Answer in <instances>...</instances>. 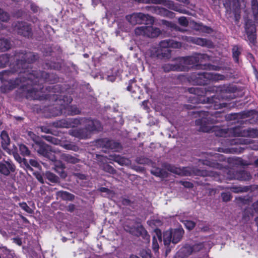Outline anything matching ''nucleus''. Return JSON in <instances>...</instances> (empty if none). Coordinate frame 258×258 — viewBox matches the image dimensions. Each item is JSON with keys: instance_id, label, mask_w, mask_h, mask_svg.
<instances>
[{"instance_id": "nucleus-1", "label": "nucleus", "mask_w": 258, "mask_h": 258, "mask_svg": "<svg viewBox=\"0 0 258 258\" xmlns=\"http://www.w3.org/2000/svg\"><path fill=\"white\" fill-rule=\"evenodd\" d=\"M215 121L213 118L206 117L198 119L196 124L199 126V131L203 132H216V135L219 137L227 138L228 137H258V130L254 128L244 129L241 127H235L232 128L221 129L213 126Z\"/></svg>"}, {"instance_id": "nucleus-2", "label": "nucleus", "mask_w": 258, "mask_h": 258, "mask_svg": "<svg viewBox=\"0 0 258 258\" xmlns=\"http://www.w3.org/2000/svg\"><path fill=\"white\" fill-rule=\"evenodd\" d=\"M78 124H83L85 126L83 129H75L70 131V135L80 139L87 138L90 133L94 131H98L102 128L100 122L96 120H91L86 118L73 119L68 121L62 120L57 122L56 126L60 127H74Z\"/></svg>"}, {"instance_id": "nucleus-3", "label": "nucleus", "mask_w": 258, "mask_h": 258, "mask_svg": "<svg viewBox=\"0 0 258 258\" xmlns=\"http://www.w3.org/2000/svg\"><path fill=\"white\" fill-rule=\"evenodd\" d=\"M126 20L132 25L140 24H153L154 19L153 17L142 13H133L126 17Z\"/></svg>"}, {"instance_id": "nucleus-4", "label": "nucleus", "mask_w": 258, "mask_h": 258, "mask_svg": "<svg viewBox=\"0 0 258 258\" xmlns=\"http://www.w3.org/2000/svg\"><path fill=\"white\" fill-rule=\"evenodd\" d=\"M48 74L43 72L41 73H30L23 76L22 81L23 83L26 82V84H24L23 86L25 85H36L37 83H42L43 82L46 80Z\"/></svg>"}, {"instance_id": "nucleus-5", "label": "nucleus", "mask_w": 258, "mask_h": 258, "mask_svg": "<svg viewBox=\"0 0 258 258\" xmlns=\"http://www.w3.org/2000/svg\"><path fill=\"white\" fill-rule=\"evenodd\" d=\"M183 233V230L179 228L165 231L163 234L164 244L167 245L171 242L174 244L178 243L181 239Z\"/></svg>"}, {"instance_id": "nucleus-6", "label": "nucleus", "mask_w": 258, "mask_h": 258, "mask_svg": "<svg viewBox=\"0 0 258 258\" xmlns=\"http://www.w3.org/2000/svg\"><path fill=\"white\" fill-rule=\"evenodd\" d=\"M135 33L137 35H143L154 38L158 36L161 31L159 28L156 27L142 26L137 27L135 29Z\"/></svg>"}, {"instance_id": "nucleus-7", "label": "nucleus", "mask_w": 258, "mask_h": 258, "mask_svg": "<svg viewBox=\"0 0 258 258\" xmlns=\"http://www.w3.org/2000/svg\"><path fill=\"white\" fill-rule=\"evenodd\" d=\"M146 3L155 4H162L169 9L178 12L182 14H186L185 10L183 9L179 5L175 4L173 1L170 0H141Z\"/></svg>"}, {"instance_id": "nucleus-8", "label": "nucleus", "mask_w": 258, "mask_h": 258, "mask_svg": "<svg viewBox=\"0 0 258 258\" xmlns=\"http://www.w3.org/2000/svg\"><path fill=\"white\" fill-rule=\"evenodd\" d=\"M166 168L169 171L181 176H188L195 173V171L189 167L179 168L171 165L166 166Z\"/></svg>"}, {"instance_id": "nucleus-9", "label": "nucleus", "mask_w": 258, "mask_h": 258, "mask_svg": "<svg viewBox=\"0 0 258 258\" xmlns=\"http://www.w3.org/2000/svg\"><path fill=\"white\" fill-rule=\"evenodd\" d=\"M223 76L218 74H214L208 73H203L198 74V76L196 77V82L200 85H205L207 84V80L215 79L222 80Z\"/></svg>"}, {"instance_id": "nucleus-10", "label": "nucleus", "mask_w": 258, "mask_h": 258, "mask_svg": "<svg viewBox=\"0 0 258 258\" xmlns=\"http://www.w3.org/2000/svg\"><path fill=\"white\" fill-rule=\"evenodd\" d=\"M14 30L18 34L25 37H29L32 34L30 26L24 22H18L15 26Z\"/></svg>"}, {"instance_id": "nucleus-11", "label": "nucleus", "mask_w": 258, "mask_h": 258, "mask_svg": "<svg viewBox=\"0 0 258 258\" xmlns=\"http://www.w3.org/2000/svg\"><path fill=\"white\" fill-rule=\"evenodd\" d=\"M15 170V166L13 162L10 160H3L0 162V173L5 175H9L11 172Z\"/></svg>"}, {"instance_id": "nucleus-12", "label": "nucleus", "mask_w": 258, "mask_h": 258, "mask_svg": "<svg viewBox=\"0 0 258 258\" xmlns=\"http://www.w3.org/2000/svg\"><path fill=\"white\" fill-rule=\"evenodd\" d=\"M162 233L159 229H155L153 235L152 247L154 250L156 252L159 249V243L161 242Z\"/></svg>"}, {"instance_id": "nucleus-13", "label": "nucleus", "mask_w": 258, "mask_h": 258, "mask_svg": "<svg viewBox=\"0 0 258 258\" xmlns=\"http://www.w3.org/2000/svg\"><path fill=\"white\" fill-rule=\"evenodd\" d=\"M181 46V44L180 42L170 39L163 40L159 43V47L162 48L169 47L178 48Z\"/></svg>"}, {"instance_id": "nucleus-14", "label": "nucleus", "mask_w": 258, "mask_h": 258, "mask_svg": "<svg viewBox=\"0 0 258 258\" xmlns=\"http://www.w3.org/2000/svg\"><path fill=\"white\" fill-rule=\"evenodd\" d=\"M125 229L132 234L136 235H142L143 237L146 240H149L150 236L147 234L146 230L141 226H138L137 229V231L135 230V228H131L130 229H127L126 227H125Z\"/></svg>"}, {"instance_id": "nucleus-15", "label": "nucleus", "mask_w": 258, "mask_h": 258, "mask_svg": "<svg viewBox=\"0 0 258 258\" xmlns=\"http://www.w3.org/2000/svg\"><path fill=\"white\" fill-rule=\"evenodd\" d=\"M33 146H34V149L37 151L38 153L44 157L47 155V153L51 150L49 146L43 144L42 142H40V144Z\"/></svg>"}, {"instance_id": "nucleus-16", "label": "nucleus", "mask_w": 258, "mask_h": 258, "mask_svg": "<svg viewBox=\"0 0 258 258\" xmlns=\"http://www.w3.org/2000/svg\"><path fill=\"white\" fill-rule=\"evenodd\" d=\"M24 56L25 57H24L23 59L19 60L18 62V65H20V64H23L24 61H25V62L24 63V67H22V68L26 67V62L30 63L33 61L36 60L37 58V56L35 55L33 53L31 52L26 53V54H25Z\"/></svg>"}, {"instance_id": "nucleus-17", "label": "nucleus", "mask_w": 258, "mask_h": 258, "mask_svg": "<svg viewBox=\"0 0 258 258\" xmlns=\"http://www.w3.org/2000/svg\"><path fill=\"white\" fill-rule=\"evenodd\" d=\"M2 139V146L3 148L8 153H10L9 150L8 148V146L10 144V139L7 133L5 131H3L1 135Z\"/></svg>"}, {"instance_id": "nucleus-18", "label": "nucleus", "mask_w": 258, "mask_h": 258, "mask_svg": "<svg viewBox=\"0 0 258 258\" xmlns=\"http://www.w3.org/2000/svg\"><path fill=\"white\" fill-rule=\"evenodd\" d=\"M151 11L158 15H160L163 16H170L173 15L172 12H169L165 8H161L158 6H154L151 8Z\"/></svg>"}, {"instance_id": "nucleus-19", "label": "nucleus", "mask_w": 258, "mask_h": 258, "mask_svg": "<svg viewBox=\"0 0 258 258\" xmlns=\"http://www.w3.org/2000/svg\"><path fill=\"white\" fill-rule=\"evenodd\" d=\"M188 61L190 62L191 66L196 65L199 63H202V60L205 58V55L202 54H198L194 56H187Z\"/></svg>"}, {"instance_id": "nucleus-20", "label": "nucleus", "mask_w": 258, "mask_h": 258, "mask_svg": "<svg viewBox=\"0 0 258 258\" xmlns=\"http://www.w3.org/2000/svg\"><path fill=\"white\" fill-rule=\"evenodd\" d=\"M64 165L61 162H56L54 163V169L63 178L67 177V173L64 171Z\"/></svg>"}, {"instance_id": "nucleus-21", "label": "nucleus", "mask_w": 258, "mask_h": 258, "mask_svg": "<svg viewBox=\"0 0 258 258\" xmlns=\"http://www.w3.org/2000/svg\"><path fill=\"white\" fill-rule=\"evenodd\" d=\"M60 158L68 163L72 164L77 163L79 161L77 157L68 154H62L60 155Z\"/></svg>"}, {"instance_id": "nucleus-22", "label": "nucleus", "mask_w": 258, "mask_h": 258, "mask_svg": "<svg viewBox=\"0 0 258 258\" xmlns=\"http://www.w3.org/2000/svg\"><path fill=\"white\" fill-rule=\"evenodd\" d=\"M181 67L177 66L175 62L174 63H167L162 66V69L165 72H169L170 71H178V70H181Z\"/></svg>"}, {"instance_id": "nucleus-23", "label": "nucleus", "mask_w": 258, "mask_h": 258, "mask_svg": "<svg viewBox=\"0 0 258 258\" xmlns=\"http://www.w3.org/2000/svg\"><path fill=\"white\" fill-rule=\"evenodd\" d=\"M111 157L112 158V160L117 162L120 165H126L130 164V161L127 158L116 155H111Z\"/></svg>"}, {"instance_id": "nucleus-24", "label": "nucleus", "mask_w": 258, "mask_h": 258, "mask_svg": "<svg viewBox=\"0 0 258 258\" xmlns=\"http://www.w3.org/2000/svg\"><path fill=\"white\" fill-rule=\"evenodd\" d=\"M234 178L240 180H248L251 178V176L247 172L241 171L237 172Z\"/></svg>"}, {"instance_id": "nucleus-25", "label": "nucleus", "mask_w": 258, "mask_h": 258, "mask_svg": "<svg viewBox=\"0 0 258 258\" xmlns=\"http://www.w3.org/2000/svg\"><path fill=\"white\" fill-rule=\"evenodd\" d=\"M60 146L65 149L73 150L75 152L78 151L79 150V148L78 146L68 142L64 143L61 141Z\"/></svg>"}, {"instance_id": "nucleus-26", "label": "nucleus", "mask_w": 258, "mask_h": 258, "mask_svg": "<svg viewBox=\"0 0 258 258\" xmlns=\"http://www.w3.org/2000/svg\"><path fill=\"white\" fill-rule=\"evenodd\" d=\"M10 48V42L7 39L0 38V51H5Z\"/></svg>"}, {"instance_id": "nucleus-27", "label": "nucleus", "mask_w": 258, "mask_h": 258, "mask_svg": "<svg viewBox=\"0 0 258 258\" xmlns=\"http://www.w3.org/2000/svg\"><path fill=\"white\" fill-rule=\"evenodd\" d=\"M185 39H186L187 41L192 42L195 44H197L199 45L204 46L206 44V41L205 39L200 38H187L185 37Z\"/></svg>"}, {"instance_id": "nucleus-28", "label": "nucleus", "mask_w": 258, "mask_h": 258, "mask_svg": "<svg viewBox=\"0 0 258 258\" xmlns=\"http://www.w3.org/2000/svg\"><path fill=\"white\" fill-rule=\"evenodd\" d=\"M15 159L19 163L23 162L27 169L32 170V168L30 167L29 164L27 162V160L25 158H22L20 156L15 154L14 155Z\"/></svg>"}, {"instance_id": "nucleus-29", "label": "nucleus", "mask_w": 258, "mask_h": 258, "mask_svg": "<svg viewBox=\"0 0 258 258\" xmlns=\"http://www.w3.org/2000/svg\"><path fill=\"white\" fill-rule=\"evenodd\" d=\"M185 57L179 58L175 60V63L177 66L181 67L182 68L181 70H178V71H185Z\"/></svg>"}, {"instance_id": "nucleus-30", "label": "nucleus", "mask_w": 258, "mask_h": 258, "mask_svg": "<svg viewBox=\"0 0 258 258\" xmlns=\"http://www.w3.org/2000/svg\"><path fill=\"white\" fill-rule=\"evenodd\" d=\"M45 176L49 181L52 183H56L58 181V177L49 171L46 172Z\"/></svg>"}, {"instance_id": "nucleus-31", "label": "nucleus", "mask_w": 258, "mask_h": 258, "mask_svg": "<svg viewBox=\"0 0 258 258\" xmlns=\"http://www.w3.org/2000/svg\"><path fill=\"white\" fill-rule=\"evenodd\" d=\"M250 143L251 141L247 139H237L229 141V144L231 145L235 144H248Z\"/></svg>"}, {"instance_id": "nucleus-32", "label": "nucleus", "mask_w": 258, "mask_h": 258, "mask_svg": "<svg viewBox=\"0 0 258 258\" xmlns=\"http://www.w3.org/2000/svg\"><path fill=\"white\" fill-rule=\"evenodd\" d=\"M181 251L185 256H188L194 252V245L191 246L190 245H186L181 249Z\"/></svg>"}, {"instance_id": "nucleus-33", "label": "nucleus", "mask_w": 258, "mask_h": 258, "mask_svg": "<svg viewBox=\"0 0 258 258\" xmlns=\"http://www.w3.org/2000/svg\"><path fill=\"white\" fill-rule=\"evenodd\" d=\"M57 196L64 200H72L73 199V195L67 191H60L57 192Z\"/></svg>"}, {"instance_id": "nucleus-34", "label": "nucleus", "mask_w": 258, "mask_h": 258, "mask_svg": "<svg viewBox=\"0 0 258 258\" xmlns=\"http://www.w3.org/2000/svg\"><path fill=\"white\" fill-rule=\"evenodd\" d=\"M227 189H230L234 193L243 192L247 191V188L246 187L237 186H233L227 188Z\"/></svg>"}, {"instance_id": "nucleus-35", "label": "nucleus", "mask_w": 258, "mask_h": 258, "mask_svg": "<svg viewBox=\"0 0 258 258\" xmlns=\"http://www.w3.org/2000/svg\"><path fill=\"white\" fill-rule=\"evenodd\" d=\"M19 150L21 154L24 156H28L30 154V151L25 145H19Z\"/></svg>"}, {"instance_id": "nucleus-36", "label": "nucleus", "mask_w": 258, "mask_h": 258, "mask_svg": "<svg viewBox=\"0 0 258 258\" xmlns=\"http://www.w3.org/2000/svg\"><path fill=\"white\" fill-rule=\"evenodd\" d=\"M151 172L152 174L158 177H164L165 175V172L160 168L153 169Z\"/></svg>"}, {"instance_id": "nucleus-37", "label": "nucleus", "mask_w": 258, "mask_h": 258, "mask_svg": "<svg viewBox=\"0 0 258 258\" xmlns=\"http://www.w3.org/2000/svg\"><path fill=\"white\" fill-rule=\"evenodd\" d=\"M9 61V58L7 54L0 55V67H5Z\"/></svg>"}, {"instance_id": "nucleus-38", "label": "nucleus", "mask_w": 258, "mask_h": 258, "mask_svg": "<svg viewBox=\"0 0 258 258\" xmlns=\"http://www.w3.org/2000/svg\"><path fill=\"white\" fill-rule=\"evenodd\" d=\"M127 89L129 91H132L133 92H136L137 90H139V88L136 86L135 84V80H131L130 84Z\"/></svg>"}, {"instance_id": "nucleus-39", "label": "nucleus", "mask_w": 258, "mask_h": 258, "mask_svg": "<svg viewBox=\"0 0 258 258\" xmlns=\"http://www.w3.org/2000/svg\"><path fill=\"white\" fill-rule=\"evenodd\" d=\"M28 135L35 143V145L40 144L41 141L38 136H36L35 134L31 132H29Z\"/></svg>"}, {"instance_id": "nucleus-40", "label": "nucleus", "mask_w": 258, "mask_h": 258, "mask_svg": "<svg viewBox=\"0 0 258 258\" xmlns=\"http://www.w3.org/2000/svg\"><path fill=\"white\" fill-rule=\"evenodd\" d=\"M203 164L215 168L220 169L221 168V165L219 163L212 162L209 160L203 161Z\"/></svg>"}, {"instance_id": "nucleus-41", "label": "nucleus", "mask_w": 258, "mask_h": 258, "mask_svg": "<svg viewBox=\"0 0 258 258\" xmlns=\"http://www.w3.org/2000/svg\"><path fill=\"white\" fill-rule=\"evenodd\" d=\"M67 109L68 110V114L72 115L77 114L79 113V110L76 106H68L67 107Z\"/></svg>"}, {"instance_id": "nucleus-42", "label": "nucleus", "mask_w": 258, "mask_h": 258, "mask_svg": "<svg viewBox=\"0 0 258 258\" xmlns=\"http://www.w3.org/2000/svg\"><path fill=\"white\" fill-rule=\"evenodd\" d=\"M222 201L225 202L230 201L232 199L231 194L229 192H224L221 194Z\"/></svg>"}, {"instance_id": "nucleus-43", "label": "nucleus", "mask_w": 258, "mask_h": 258, "mask_svg": "<svg viewBox=\"0 0 258 258\" xmlns=\"http://www.w3.org/2000/svg\"><path fill=\"white\" fill-rule=\"evenodd\" d=\"M182 222L183 223L185 227L189 230L192 229L196 225L195 223L192 221L184 220Z\"/></svg>"}, {"instance_id": "nucleus-44", "label": "nucleus", "mask_w": 258, "mask_h": 258, "mask_svg": "<svg viewBox=\"0 0 258 258\" xmlns=\"http://www.w3.org/2000/svg\"><path fill=\"white\" fill-rule=\"evenodd\" d=\"M46 139L54 145H60L61 141L57 138L51 136H47L45 137Z\"/></svg>"}, {"instance_id": "nucleus-45", "label": "nucleus", "mask_w": 258, "mask_h": 258, "mask_svg": "<svg viewBox=\"0 0 258 258\" xmlns=\"http://www.w3.org/2000/svg\"><path fill=\"white\" fill-rule=\"evenodd\" d=\"M247 34L249 40L250 42H253L256 38L255 32V28L254 27H252V29L250 33H249L247 30H246Z\"/></svg>"}, {"instance_id": "nucleus-46", "label": "nucleus", "mask_w": 258, "mask_h": 258, "mask_svg": "<svg viewBox=\"0 0 258 258\" xmlns=\"http://www.w3.org/2000/svg\"><path fill=\"white\" fill-rule=\"evenodd\" d=\"M207 243H199L194 245V252H198L204 248Z\"/></svg>"}, {"instance_id": "nucleus-47", "label": "nucleus", "mask_w": 258, "mask_h": 258, "mask_svg": "<svg viewBox=\"0 0 258 258\" xmlns=\"http://www.w3.org/2000/svg\"><path fill=\"white\" fill-rule=\"evenodd\" d=\"M232 53L235 61L236 62H238V57L239 55L240 54V51L239 50V48L237 46H235L233 47Z\"/></svg>"}, {"instance_id": "nucleus-48", "label": "nucleus", "mask_w": 258, "mask_h": 258, "mask_svg": "<svg viewBox=\"0 0 258 258\" xmlns=\"http://www.w3.org/2000/svg\"><path fill=\"white\" fill-rule=\"evenodd\" d=\"M103 169L109 173L114 174L115 173V170L108 164H104L103 166Z\"/></svg>"}, {"instance_id": "nucleus-49", "label": "nucleus", "mask_w": 258, "mask_h": 258, "mask_svg": "<svg viewBox=\"0 0 258 258\" xmlns=\"http://www.w3.org/2000/svg\"><path fill=\"white\" fill-rule=\"evenodd\" d=\"M9 19V15L0 9V21L7 22Z\"/></svg>"}, {"instance_id": "nucleus-50", "label": "nucleus", "mask_w": 258, "mask_h": 258, "mask_svg": "<svg viewBox=\"0 0 258 258\" xmlns=\"http://www.w3.org/2000/svg\"><path fill=\"white\" fill-rule=\"evenodd\" d=\"M251 8L253 14L258 13V3L256 0H251Z\"/></svg>"}, {"instance_id": "nucleus-51", "label": "nucleus", "mask_w": 258, "mask_h": 258, "mask_svg": "<svg viewBox=\"0 0 258 258\" xmlns=\"http://www.w3.org/2000/svg\"><path fill=\"white\" fill-rule=\"evenodd\" d=\"M20 207L28 213H32L33 210L27 205L26 203H20Z\"/></svg>"}, {"instance_id": "nucleus-52", "label": "nucleus", "mask_w": 258, "mask_h": 258, "mask_svg": "<svg viewBox=\"0 0 258 258\" xmlns=\"http://www.w3.org/2000/svg\"><path fill=\"white\" fill-rule=\"evenodd\" d=\"M162 23H163V24H164V25H165L166 26H167L168 27H170V28L174 29L175 30H179L178 29V26H177L175 24H174L171 22L166 21H163Z\"/></svg>"}, {"instance_id": "nucleus-53", "label": "nucleus", "mask_w": 258, "mask_h": 258, "mask_svg": "<svg viewBox=\"0 0 258 258\" xmlns=\"http://www.w3.org/2000/svg\"><path fill=\"white\" fill-rule=\"evenodd\" d=\"M47 155L45 157L48 158L50 160L54 162L55 163L56 162H59V161L56 160V158L55 156L53 154L52 152L51 151V149L47 153Z\"/></svg>"}, {"instance_id": "nucleus-54", "label": "nucleus", "mask_w": 258, "mask_h": 258, "mask_svg": "<svg viewBox=\"0 0 258 258\" xmlns=\"http://www.w3.org/2000/svg\"><path fill=\"white\" fill-rule=\"evenodd\" d=\"M178 22L181 26L184 27L187 26L188 24L187 20L184 17H180L178 19Z\"/></svg>"}, {"instance_id": "nucleus-55", "label": "nucleus", "mask_w": 258, "mask_h": 258, "mask_svg": "<svg viewBox=\"0 0 258 258\" xmlns=\"http://www.w3.org/2000/svg\"><path fill=\"white\" fill-rule=\"evenodd\" d=\"M253 217V215L251 213L249 212L248 210L245 211L244 214L243 215V219L245 221H248L249 219Z\"/></svg>"}, {"instance_id": "nucleus-56", "label": "nucleus", "mask_w": 258, "mask_h": 258, "mask_svg": "<svg viewBox=\"0 0 258 258\" xmlns=\"http://www.w3.org/2000/svg\"><path fill=\"white\" fill-rule=\"evenodd\" d=\"M179 183L187 188H191L193 186L192 183L188 181H180Z\"/></svg>"}, {"instance_id": "nucleus-57", "label": "nucleus", "mask_w": 258, "mask_h": 258, "mask_svg": "<svg viewBox=\"0 0 258 258\" xmlns=\"http://www.w3.org/2000/svg\"><path fill=\"white\" fill-rule=\"evenodd\" d=\"M29 164L30 165L34 167H38L39 166V164L38 162L34 159H30L29 160Z\"/></svg>"}, {"instance_id": "nucleus-58", "label": "nucleus", "mask_w": 258, "mask_h": 258, "mask_svg": "<svg viewBox=\"0 0 258 258\" xmlns=\"http://www.w3.org/2000/svg\"><path fill=\"white\" fill-rule=\"evenodd\" d=\"M109 147L112 149H115L117 147L119 146V144L118 143H115L113 141H110L109 142Z\"/></svg>"}, {"instance_id": "nucleus-59", "label": "nucleus", "mask_w": 258, "mask_h": 258, "mask_svg": "<svg viewBox=\"0 0 258 258\" xmlns=\"http://www.w3.org/2000/svg\"><path fill=\"white\" fill-rule=\"evenodd\" d=\"M99 190L101 192H106L108 195L112 194V191L111 190H110L109 189L105 188V187H101L99 189Z\"/></svg>"}, {"instance_id": "nucleus-60", "label": "nucleus", "mask_w": 258, "mask_h": 258, "mask_svg": "<svg viewBox=\"0 0 258 258\" xmlns=\"http://www.w3.org/2000/svg\"><path fill=\"white\" fill-rule=\"evenodd\" d=\"M223 152H225L226 153H233L238 152V151L235 149H234V148H232L230 149H225Z\"/></svg>"}, {"instance_id": "nucleus-61", "label": "nucleus", "mask_w": 258, "mask_h": 258, "mask_svg": "<svg viewBox=\"0 0 258 258\" xmlns=\"http://www.w3.org/2000/svg\"><path fill=\"white\" fill-rule=\"evenodd\" d=\"M185 59H186V62H185V71L188 70L190 67H191L190 63V62L188 61V57H185Z\"/></svg>"}, {"instance_id": "nucleus-62", "label": "nucleus", "mask_w": 258, "mask_h": 258, "mask_svg": "<svg viewBox=\"0 0 258 258\" xmlns=\"http://www.w3.org/2000/svg\"><path fill=\"white\" fill-rule=\"evenodd\" d=\"M75 209V206L74 205H70L67 207L68 211L73 212Z\"/></svg>"}, {"instance_id": "nucleus-63", "label": "nucleus", "mask_w": 258, "mask_h": 258, "mask_svg": "<svg viewBox=\"0 0 258 258\" xmlns=\"http://www.w3.org/2000/svg\"><path fill=\"white\" fill-rule=\"evenodd\" d=\"M14 241L18 244L19 245H21L22 244V242L20 239L19 238H14Z\"/></svg>"}, {"instance_id": "nucleus-64", "label": "nucleus", "mask_w": 258, "mask_h": 258, "mask_svg": "<svg viewBox=\"0 0 258 258\" xmlns=\"http://www.w3.org/2000/svg\"><path fill=\"white\" fill-rule=\"evenodd\" d=\"M253 208L255 211L258 212V201L253 204Z\"/></svg>"}]
</instances>
